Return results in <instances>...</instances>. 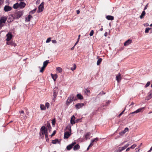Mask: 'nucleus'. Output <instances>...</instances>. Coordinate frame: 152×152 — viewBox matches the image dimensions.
Listing matches in <instances>:
<instances>
[{
	"instance_id": "f257e3e1",
	"label": "nucleus",
	"mask_w": 152,
	"mask_h": 152,
	"mask_svg": "<svg viewBox=\"0 0 152 152\" xmlns=\"http://www.w3.org/2000/svg\"><path fill=\"white\" fill-rule=\"evenodd\" d=\"M39 134L40 136L42 134L44 137L43 135H45V138H48V133L47 132V129H46V127L44 126H42L40 129Z\"/></svg>"
},
{
	"instance_id": "f03ea898",
	"label": "nucleus",
	"mask_w": 152,
	"mask_h": 152,
	"mask_svg": "<svg viewBox=\"0 0 152 152\" xmlns=\"http://www.w3.org/2000/svg\"><path fill=\"white\" fill-rule=\"evenodd\" d=\"M66 130L69 131V132L66 131L65 132L64 135V139H66L70 136L71 134V129L70 126H67L66 127Z\"/></svg>"
},
{
	"instance_id": "7ed1b4c3",
	"label": "nucleus",
	"mask_w": 152,
	"mask_h": 152,
	"mask_svg": "<svg viewBox=\"0 0 152 152\" xmlns=\"http://www.w3.org/2000/svg\"><path fill=\"white\" fill-rule=\"evenodd\" d=\"M23 14V11H19L17 12L14 14V19H18L20 18Z\"/></svg>"
},
{
	"instance_id": "20e7f679",
	"label": "nucleus",
	"mask_w": 152,
	"mask_h": 152,
	"mask_svg": "<svg viewBox=\"0 0 152 152\" xmlns=\"http://www.w3.org/2000/svg\"><path fill=\"white\" fill-rule=\"evenodd\" d=\"M76 143V142H72L71 144L69 145H68L66 148V149L69 151L72 149L73 147L74 150L75 151L76 150V145H75V144Z\"/></svg>"
},
{
	"instance_id": "39448f33",
	"label": "nucleus",
	"mask_w": 152,
	"mask_h": 152,
	"mask_svg": "<svg viewBox=\"0 0 152 152\" xmlns=\"http://www.w3.org/2000/svg\"><path fill=\"white\" fill-rule=\"evenodd\" d=\"M7 39L6 40L7 42L9 41L12 39V35L11 32H9L6 35Z\"/></svg>"
},
{
	"instance_id": "423d86ee",
	"label": "nucleus",
	"mask_w": 152,
	"mask_h": 152,
	"mask_svg": "<svg viewBox=\"0 0 152 152\" xmlns=\"http://www.w3.org/2000/svg\"><path fill=\"white\" fill-rule=\"evenodd\" d=\"M19 113H20V115L19 116V118H20L23 119L25 118L26 116L25 115L24 116L25 113L23 110H21L19 111Z\"/></svg>"
},
{
	"instance_id": "0eeeda50",
	"label": "nucleus",
	"mask_w": 152,
	"mask_h": 152,
	"mask_svg": "<svg viewBox=\"0 0 152 152\" xmlns=\"http://www.w3.org/2000/svg\"><path fill=\"white\" fill-rule=\"evenodd\" d=\"M58 92V90L57 88H55L53 90V96H54V100H55V99L56 98Z\"/></svg>"
},
{
	"instance_id": "6e6552de",
	"label": "nucleus",
	"mask_w": 152,
	"mask_h": 152,
	"mask_svg": "<svg viewBox=\"0 0 152 152\" xmlns=\"http://www.w3.org/2000/svg\"><path fill=\"white\" fill-rule=\"evenodd\" d=\"M12 7L8 5H6L4 7V10L5 12H8L11 11L12 10Z\"/></svg>"
},
{
	"instance_id": "1a4fd4ad",
	"label": "nucleus",
	"mask_w": 152,
	"mask_h": 152,
	"mask_svg": "<svg viewBox=\"0 0 152 152\" xmlns=\"http://www.w3.org/2000/svg\"><path fill=\"white\" fill-rule=\"evenodd\" d=\"M74 99V97H70L67 99L66 101V104L67 105H69V104L72 102Z\"/></svg>"
},
{
	"instance_id": "9d476101",
	"label": "nucleus",
	"mask_w": 152,
	"mask_h": 152,
	"mask_svg": "<svg viewBox=\"0 0 152 152\" xmlns=\"http://www.w3.org/2000/svg\"><path fill=\"white\" fill-rule=\"evenodd\" d=\"M44 4V2H42L39 6L38 9L39 12H42L43 10Z\"/></svg>"
},
{
	"instance_id": "9b49d317",
	"label": "nucleus",
	"mask_w": 152,
	"mask_h": 152,
	"mask_svg": "<svg viewBox=\"0 0 152 152\" xmlns=\"http://www.w3.org/2000/svg\"><path fill=\"white\" fill-rule=\"evenodd\" d=\"M7 18L4 17H2L0 18V23L2 24V23H5Z\"/></svg>"
},
{
	"instance_id": "f8f14e48",
	"label": "nucleus",
	"mask_w": 152,
	"mask_h": 152,
	"mask_svg": "<svg viewBox=\"0 0 152 152\" xmlns=\"http://www.w3.org/2000/svg\"><path fill=\"white\" fill-rule=\"evenodd\" d=\"M144 108V107H141V108L138 109L130 113V115L132 114H133L141 112V111H142V109H143Z\"/></svg>"
},
{
	"instance_id": "ddd939ff",
	"label": "nucleus",
	"mask_w": 152,
	"mask_h": 152,
	"mask_svg": "<svg viewBox=\"0 0 152 152\" xmlns=\"http://www.w3.org/2000/svg\"><path fill=\"white\" fill-rule=\"evenodd\" d=\"M116 80L117 81V82L119 83L121 80V74L119 73L116 76Z\"/></svg>"
},
{
	"instance_id": "4468645a",
	"label": "nucleus",
	"mask_w": 152,
	"mask_h": 152,
	"mask_svg": "<svg viewBox=\"0 0 152 152\" xmlns=\"http://www.w3.org/2000/svg\"><path fill=\"white\" fill-rule=\"evenodd\" d=\"M152 97V91H151L148 93V95L146 97V100H148Z\"/></svg>"
},
{
	"instance_id": "2eb2a0df",
	"label": "nucleus",
	"mask_w": 152,
	"mask_h": 152,
	"mask_svg": "<svg viewBox=\"0 0 152 152\" xmlns=\"http://www.w3.org/2000/svg\"><path fill=\"white\" fill-rule=\"evenodd\" d=\"M19 7L20 8L22 9L24 8L26 5V4L25 3L23 2H21L19 4Z\"/></svg>"
},
{
	"instance_id": "dca6fc26",
	"label": "nucleus",
	"mask_w": 152,
	"mask_h": 152,
	"mask_svg": "<svg viewBox=\"0 0 152 152\" xmlns=\"http://www.w3.org/2000/svg\"><path fill=\"white\" fill-rule=\"evenodd\" d=\"M98 138L96 137L94 139L91 140V143L90 144V146H92L93 145V142H96L98 140Z\"/></svg>"
},
{
	"instance_id": "f3484780",
	"label": "nucleus",
	"mask_w": 152,
	"mask_h": 152,
	"mask_svg": "<svg viewBox=\"0 0 152 152\" xmlns=\"http://www.w3.org/2000/svg\"><path fill=\"white\" fill-rule=\"evenodd\" d=\"M84 105L83 103H79L77 104V109H79Z\"/></svg>"
},
{
	"instance_id": "a211bd4d",
	"label": "nucleus",
	"mask_w": 152,
	"mask_h": 152,
	"mask_svg": "<svg viewBox=\"0 0 152 152\" xmlns=\"http://www.w3.org/2000/svg\"><path fill=\"white\" fill-rule=\"evenodd\" d=\"M132 42V40L131 39H128L124 43V46H127L130 44Z\"/></svg>"
},
{
	"instance_id": "6ab92c4d",
	"label": "nucleus",
	"mask_w": 152,
	"mask_h": 152,
	"mask_svg": "<svg viewBox=\"0 0 152 152\" xmlns=\"http://www.w3.org/2000/svg\"><path fill=\"white\" fill-rule=\"evenodd\" d=\"M75 118L74 115H73L71 118L70 122L72 125L75 124Z\"/></svg>"
},
{
	"instance_id": "aec40b11",
	"label": "nucleus",
	"mask_w": 152,
	"mask_h": 152,
	"mask_svg": "<svg viewBox=\"0 0 152 152\" xmlns=\"http://www.w3.org/2000/svg\"><path fill=\"white\" fill-rule=\"evenodd\" d=\"M7 44L8 45H10L11 46H13L14 47H15L16 45L15 43L13 42H7Z\"/></svg>"
},
{
	"instance_id": "412c9836",
	"label": "nucleus",
	"mask_w": 152,
	"mask_h": 152,
	"mask_svg": "<svg viewBox=\"0 0 152 152\" xmlns=\"http://www.w3.org/2000/svg\"><path fill=\"white\" fill-rule=\"evenodd\" d=\"M51 75L52 78L53 79L54 81H55L57 78V75L56 74H55L53 75V74H51Z\"/></svg>"
},
{
	"instance_id": "4be33fe9",
	"label": "nucleus",
	"mask_w": 152,
	"mask_h": 152,
	"mask_svg": "<svg viewBox=\"0 0 152 152\" xmlns=\"http://www.w3.org/2000/svg\"><path fill=\"white\" fill-rule=\"evenodd\" d=\"M84 91L85 94L87 95L88 96L90 94V91L88 88H86Z\"/></svg>"
},
{
	"instance_id": "5701e85b",
	"label": "nucleus",
	"mask_w": 152,
	"mask_h": 152,
	"mask_svg": "<svg viewBox=\"0 0 152 152\" xmlns=\"http://www.w3.org/2000/svg\"><path fill=\"white\" fill-rule=\"evenodd\" d=\"M106 18L109 20H114V17L111 15H107L106 16Z\"/></svg>"
},
{
	"instance_id": "b1692460",
	"label": "nucleus",
	"mask_w": 152,
	"mask_h": 152,
	"mask_svg": "<svg viewBox=\"0 0 152 152\" xmlns=\"http://www.w3.org/2000/svg\"><path fill=\"white\" fill-rule=\"evenodd\" d=\"M90 135L91 133H90L88 132L85 135V137L86 140H87L88 139H90Z\"/></svg>"
},
{
	"instance_id": "393cba45",
	"label": "nucleus",
	"mask_w": 152,
	"mask_h": 152,
	"mask_svg": "<svg viewBox=\"0 0 152 152\" xmlns=\"http://www.w3.org/2000/svg\"><path fill=\"white\" fill-rule=\"evenodd\" d=\"M77 97L78 98V99L81 100L83 99V96L80 94H78L77 95Z\"/></svg>"
},
{
	"instance_id": "a878e982",
	"label": "nucleus",
	"mask_w": 152,
	"mask_h": 152,
	"mask_svg": "<svg viewBox=\"0 0 152 152\" xmlns=\"http://www.w3.org/2000/svg\"><path fill=\"white\" fill-rule=\"evenodd\" d=\"M32 18V16L31 15H28L27 18H26V21H30L31 18Z\"/></svg>"
},
{
	"instance_id": "bb28decb",
	"label": "nucleus",
	"mask_w": 152,
	"mask_h": 152,
	"mask_svg": "<svg viewBox=\"0 0 152 152\" xmlns=\"http://www.w3.org/2000/svg\"><path fill=\"white\" fill-rule=\"evenodd\" d=\"M19 3H16L14 4L13 7L15 9H17L18 7H19Z\"/></svg>"
},
{
	"instance_id": "cd10ccee",
	"label": "nucleus",
	"mask_w": 152,
	"mask_h": 152,
	"mask_svg": "<svg viewBox=\"0 0 152 152\" xmlns=\"http://www.w3.org/2000/svg\"><path fill=\"white\" fill-rule=\"evenodd\" d=\"M145 15V11L144 10L142 12L141 15L140 16V18L141 19L143 18H144V16Z\"/></svg>"
},
{
	"instance_id": "c85d7f7f",
	"label": "nucleus",
	"mask_w": 152,
	"mask_h": 152,
	"mask_svg": "<svg viewBox=\"0 0 152 152\" xmlns=\"http://www.w3.org/2000/svg\"><path fill=\"white\" fill-rule=\"evenodd\" d=\"M49 60H46L45 61L43 62V66L44 67H46L48 63H49Z\"/></svg>"
},
{
	"instance_id": "c756f323",
	"label": "nucleus",
	"mask_w": 152,
	"mask_h": 152,
	"mask_svg": "<svg viewBox=\"0 0 152 152\" xmlns=\"http://www.w3.org/2000/svg\"><path fill=\"white\" fill-rule=\"evenodd\" d=\"M126 148L124 147V146L123 147H119L118 148V150L119 152H121L123 150H125Z\"/></svg>"
},
{
	"instance_id": "7c9ffc66",
	"label": "nucleus",
	"mask_w": 152,
	"mask_h": 152,
	"mask_svg": "<svg viewBox=\"0 0 152 152\" xmlns=\"http://www.w3.org/2000/svg\"><path fill=\"white\" fill-rule=\"evenodd\" d=\"M59 142L58 140V139H55V140H53L52 141V143L53 144H56L57 142Z\"/></svg>"
},
{
	"instance_id": "2f4dec72",
	"label": "nucleus",
	"mask_w": 152,
	"mask_h": 152,
	"mask_svg": "<svg viewBox=\"0 0 152 152\" xmlns=\"http://www.w3.org/2000/svg\"><path fill=\"white\" fill-rule=\"evenodd\" d=\"M47 129H48L50 131L51 130V127L50 126V123H48L47 126Z\"/></svg>"
},
{
	"instance_id": "473e14b6",
	"label": "nucleus",
	"mask_w": 152,
	"mask_h": 152,
	"mask_svg": "<svg viewBox=\"0 0 152 152\" xmlns=\"http://www.w3.org/2000/svg\"><path fill=\"white\" fill-rule=\"evenodd\" d=\"M40 108L42 110H45L46 109V107L44 104H41Z\"/></svg>"
},
{
	"instance_id": "72a5a7b5",
	"label": "nucleus",
	"mask_w": 152,
	"mask_h": 152,
	"mask_svg": "<svg viewBox=\"0 0 152 152\" xmlns=\"http://www.w3.org/2000/svg\"><path fill=\"white\" fill-rule=\"evenodd\" d=\"M56 70L58 71L59 72H62V69L60 67H57L56 68Z\"/></svg>"
},
{
	"instance_id": "f704fd0d",
	"label": "nucleus",
	"mask_w": 152,
	"mask_h": 152,
	"mask_svg": "<svg viewBox=\"0 0 152 152\" xmlns=\"http://www.w3.org/2000/svg\"><path fill=\"white\" fill-rule=\"evenodd\" d=\"M102 61V59L101 58H99L97 61V64L98 65H99L101 63V61Z\"/></svg>"
},
{
	"instance_id": "c9c22d12",
	"label": "nucleus",
	"mask_w": 152,
	"mask_h": 152,
	"mask_svg": "<svg viewBox=\"0 0 152 152\" xmlns=\"http://www.w3.org/2000/svg\"><path fill=\"white\" fill-rule=\"evenodd\" d=\"M45 67L43 66L40 70V72H42L44 71Z\"/></svg>"
},
{
	"instance_id": "e433bc0d",
	"label": "nucleus",
	"mask_w": 152,
	"mask_h": 152,
	"mask_svg": "<svg viewBox=\"0 0 152 152\" xmlns=\"http://www.w3.org/2000/svg\"><path fill=\"white\" fill-rule=\"evenodd\" d=\"M137 146V145L135 144H134L132 145L131 147L129 148L131 149H134L135 147Z\"/></svg>"
},
{
	"instance_id": "4c0bfd02",
	"label": "nucleus",
	"mask_w": 152,
	"mask_h": 152,
	"mask_svg": "<svg viewBox=\"0 0 152 152\" xmlns=\"http://www.w3.org/2000/svg\"><path fill=\"white\" fill-rule=\"evenodd\" d=\"M45 107H47V108H48L50 106V104L48 102H46L45 104Z\"/></svg>"
},
{
	"instance_id": "58836bf2",
	"label": "nucleus",
	"mask_w": 152,
	"mask_h": 152,
	"mask_svg": "<svg viewBox=\"0 0 152 152\" xmlns=\"http://www.w3.org/2000/svg\"><path fill=\"white\" fill-rule=\"evenodd\" d=\"M151 29L150 28H146L145 29V33H148L149 32V30Z\"/></svg>"
},
{
	"instance_id": "ea45409f",
	"label": "nucleus",
	"mask_w": 152,
	"mask_h": 152,
	"mask_svg": "<svg viewBox=\"0 0 152 152\" xmlns=\"http://www.w3.org/2000/svg\"><path fill=\"white\" fill-rule=\"evenodd\" d=\"M55 123H56L55 119H53L52 120V125L53 126H54L55 124Z\"/></svg>"
},
{
	"instance_id": "a19ab883",
	"label": "nucleus",
	"mask_w": 152,
	"mask_h": 152,
	"mask_svg": "<svg viewBox=\"0 0 152 152\" xmlns=\"http://www.w3.org/2000/svg\"><path fill=\"white\" fill-rule=\"evenodd\" d=\"M35 11H36V9L34 10L31 11L29 12V14H33L35 12Z\"/></svg>"
},
{
	"instance_id": "79ce46f5",
	"label": "nucleus",
	"mask_w": 152,
	"mask_h": 152,
	"mask_svg": "<svg viewBox=\"0 0 152 152\" xmlns=\"http://www.w3.org/2000/svg\"><path fill=\"white\" fill-rule=\"evenodd\" d=\"M51 38L50 37L48 38L46 41V43L49 42L51 41Z\"/></svg>"
},
{
	"instance_id": "37998d69",
	"label": "nucleus",
	"mask_w": 152,
	"mask_h": 152,
	"mask_svg": "<svg viewBox=\"0 0 152 152\" xmlns=\"http://www.w3.org/2000/svg\"><path fill=\"white\" fill-rule=\"evenodd\" d=\"M94 33V31L93 30L91 31L90 33V34H89L90 36H92L93 35Z\"/></svg>"
},
{
	"instance_id": "c03bdc74",
	"label": "nucleus",
	"mask_w": 152,
	"mask_h": 152,
	"mask_svg": "<svg viewBox=\"0 0 152 152\" xmlns=\"http://www.w3.org/2000/svg\"><path fill=\"white\" fill-rule=\"evenodd\" d=\"M150 83H151L150 81L148 82L146 84V85L145 86V87H148L150 85Z\"/></svg>"
},
{
	"instance_id": "a18cd8bd",
	"label": "nucleus",
	"mask_w": 152,
	"mask_h": 152,
	"mask_svg": "<svg viewBox=\"0 0 152 152\" xmlns=\"http://www.w3.org/2000/svg\"><path fill=\"white\" fill-rule=\"evenodd\" d=\"M126 132H125L124 130L122 131L121 132H120L119 133L120 135H123Z\"/></svg>"
},
{
	"instance_id": "49530a36",
	"label": "nucleus",
	"mask_w": 152,
	"mask_h": 152,
	"mask_svg": "<svg viewBox=\"0 0 152 152\" xmlns=\"http://www.w3.org/2000/svg\"><path fill=\"white\" fill-rule=\"evenodd\" d=\"M76 68V65L75 64H74V68H73L72 67L71 68V69L72 71H73V70H75V69Z\"/></svg>"
},
{
	"instance_id": "de8ad7c7",
	"label": "nucleus",
	"mask_w": 152,
	"mask_h": 152,
	"mask_svg": "<svg viewBox=\"0 0 152 152\" xmlns=\"http://www.w3.org/2000/svg\"><path fill=\"white\" fill-rule=\"evenodd\" d=\"M56 133V131L55 130L53 131V133L51 135V137L54 136Z\"/></svg>"
},
{
	"instance_id": "09e8293b",
	"label": "nucleus",
	"mask_w": 152,
	"mask_h": 152,
	"mask_svg": "<svg viewBox=\"0 0 152 152\" xmlns=\"http://www.w3.org/2000/svg\"><path fill=\"white\" fill-rule=\"evenodd\" d=\"M128 130H129V129H128V128H127V127H126V128L124 129V132H127L128 131Z\"/></svg>"
},
{
	"instance_id": "8fccbe9b",
	"label": "nucleus",
	"mask_w": 152,
	"mask_h": 152,
	"mask_svg": "<svg viewBox=\"0 0 152 152\" xmlns=\"http://www.w3.org/2000/svg\"><path fill=\"white\" fill-rule=\"evenodd\" d=\"M125 110H123L119 115L118 116L120 117L124 113L125 111Z\"/></svg>"
},
{
	"instance_id": "3c124183",
	"label": "nucleus",
	"mask_w": 152,
	"mask_h": 152,
	"mask_svg": "<svg viewBox=\"0 0 152 152\" xmlns=\"http://www.w3.org/2000/svg\"><path fill=\"white\" fill-rule=\"evenodd\" d=\"M144 25L145 26H148L149 25V24L148 23H145L144 24Z\"/></svg>"
},
{
	"instance_id": "603ef678",
	"label": "nucleus",
	"mask_w": 152,
	"mask_h": 152,
	"mask_svg": "<svg viewBox=\"0 0 152 152\" xmlns=\"http://www.w3.org/2000/svg\"><path fill=\"white\" fill-rule=\"evenodd\" d=\"M148 4L146 6H145V7L144 8V10L145 11V10H146V9H147V8H148Z\"/></svg>"
},
{
	"instance_id": "864d4df0",
	"label": "nucleus",
	"mask_w": 152,
	"mask_h": 152,
	"mask_svg": "<svg viewBox=\"0 0 152 152\" xmlns=\"http://www.w3.org/2000/svg\"><path fill=\"white\" fill-rule=\"evenodd\" d=\"M53 43L55 44L56 42V40L54 39L52 40Z\"/></svg>"
},
{
	"instance_id": "5fc2aeb1",
	"label": "nucleus",
	"mask_w": 152,
	"mask_h": 152,
	"mask_svg": "<svg viewBox=\"0 0 152 152\" xmlns=\"http://www.w3.org/2000/svg\"><path fill=\"white\" fill-rule=\"evenodd\" d=\"M135 150H136V152H137V151H140V148H136L135 149Z\"/></svg>"
},
{
	"instance_id": "6e6d98bb",
	"label": "nucleus",
	"mask_w": 152,
	"mask_h": 152,
	"mask_svg": "<svg viewBox=\"0 0 152 152\" xmlns=\"http://www.w3.org/2000/svg\"><path fill=\"white\" fill-rule=\"evenodd\" d=\"M81 119H77L76 121H77V123L78 122H80L81 121Z\"/></svg>"
},
{
	"instance_id": "4d7b16f0",
	"label": "nucleus",
	"mask_w": 152,
	"mask_h": 152,
	"mask_svg": "<svg viewBox=\"0 0 152 152\" xmlns=\"http://www.w3.org/2000/svg\"><path fill=\"white\" fill-rule=\"evenodd\" d=\"M80 148V146L79 145H78L77 144V150L79 149Z\"/></svg>"
},
{
	"instance_id": "13d9d810",
	"label": "nucleus",
	"mask_w": 152,
	"mask_h": 152,
	"mask_svg": "<svg viewBox=\"0 0 152 152\" xmlns=\"http://www.w3.org/2000/svg\"><path fill=\"white\" fill-rule=\"evenodd\" d=\"M125 141L123 142H122V143H121V144L119 145V146H121L123 144H124L125 143Z\"/></svg>"
},
{
	"instance_id": "bf43d9fd",
	"label": "nucleus",
	"mask_w": 152,
	"mask_h": 152,
	"mask_svg": "<svg viewBox=\"0 0 152 152\" xmlns=\"http://www.w3.org/2000/svg\"><path fill=\"white\" fill-rule=\"evenodd\" d=\"M129 145V144H126V145H125V146H124V147L125 148H126L127 147H128Z\"/></svg>"
},
{
	"instance_id": "052dcab7",
	"label": "nucleus",
	"mask_w": 152,
	"mask_h": 152,
	"mask_svg": "<svg viewBox=\"0 0 152 152\" xmlns=\"http://www.w3.org/2000/svg\"><path fill=\"white\" fill-rule=\"evenodd\" d=\"M80 35H79L78 36V39H77V44L78 43V41H79V39L80 38Z\"/></svg>"
},
{
	"instance_id": "680f3d73",
	"label": "nucleus",
	"mask_w": 152,
	"mask_h": 152,
	"mask_svg": "<svg viewBox=\"0 0 152 152\" xmlns=\"http://www.w3.org/2000/svg\"><path fill=\"white\" fill-rule=\"evenodd\" d=\"M152 151V146L151 148L147 152H151Z\"/></svg>"
},
{
	"instance_id": "e2e57ef3",
	"label": "nucleus",
	"mask_w": 152,
	"mask_h": 152,
	"mask_svg": "<svg viewBox=\"0 0 152 152\" xmlns=\"http://www.w3.org/2000/svg\"><path fill=\"white\" fill-rule=\"evenodd\" d=\"M4 25L0 23V29Z\"/></svg>"
},
{
	"instance_id": "0e129e2a",
	"label": "nucleus",
	"mask_w": 152,
	"mask_h": 152,
	"mask_svg": "<svg viewBox=\"0 0 152 152\" xmlns=\"http://www.w3.org/2000/svg\"><path fill=\"white\" fill-rule=\"evenodd\" d=\"M76 45V43H75V45H74V46L73 47H72L71 48V49L72 50H73V49H74V47H75V46Z\"/></svg>"
},
{
	"instance_id": "69168bd1",
	"label": "nucleus",
	"mask_w": 152,
	"mask_h": 152,
	"mask_svg": "<svg viewBox=\"0 0 152 152\" xmlns=\"http://www.w3.org/2000/svg\"><path fill=\"white\" fill-rule=\"evenodd\" d=\"M80 12V11L79 10H77V14H79Z\"/></svg>"
},
{
	"instance_id": "338daca9",
	"label": "nucleus",
	"mask_w": 152,
	"mask_h": 152,
	"mask_svg": "<svg viewBox=\"0 0 152 152\" xmlns=\"http://www.w3.org/2000/svg\"><path fill=\"white\" fill-rule=\"evenodd\" d=\"M107 32H105V33H104V36L105 37H106L107 35Z\"/></svg>"
},
{
	"instance_id": "774afa93",
	"label": "nucleus",
	"mask_w": 152,
	"mask_h": 152,
	"mask_svg": "<svg viewBox=\"0 0 152 152\" xmlns=\"http://www.w3.org/2000/svg\"><path fill=\"white\" fill-rule=\"evenodd\" d=\"M130 148H128L127 149H126V151H129V149H130Z\"/></svg>"
}]
</instances>
